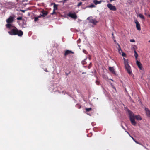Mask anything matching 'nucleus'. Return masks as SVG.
<instances>
[{
    "label": "nucleus",
    "mask_w": 150,
    "mask_h": 150,
    "mask_svg": "<svg viewBox=\"0 0 150 150\" xmlns=\"http://www.w3.org/2000/svg\"><path fill=\"white\" fill-rule=\"evenodd\" d=\"M128 113L129 115V118L132 125L134 126L136 125V122L135 121V119L138 120H142L141 117L139 115H134L133 113L130 110H129Z\"/></svg>",
    "instance_id": "obj_1"
},
{
    "label": "nucleus",
    "mask_w": 150,
    "mask_h": 150,
    "mask_svg": "<svg viewBox=\"0 0 150 150\" xmlns=\"http://www.w3.org/2000/svg\"><path fill=\"white\" fill-rule=\"evenodd\" d=\"M124 64L125 69L129 75H131L132 74L131 68L128 64V60L124 58Z\"/></svg>",
    "instance_id": "obj_2"
},
{
    "label": "nucleus",
    "mask_w": 150,
    "mask_h": 150,
    "mask_svg": "<svg viewBox=\"0 0 150 150\" xmlns=\"http://www.w3.org/2000/svg\"><path fill=\"white\" fill-rule=\"evenodd\" d=\"M17 29V28L16 27H14V28L11 29L10 31H8V33L11 35H16Z\"/></svg>",
    "instance_id": "obj_3"
},
{
    "label": "nucleus",
    "mask_w": 150,
    "mask_h": 150,
    "mask_svg": "<svg viewBox=\"0 0 150 150\" xmlns=\"http://www.w3.org/2000/svg\"><path fill=\"white\" fill-rule=\"evenodd\" d=\"M107 6L110 10L115 11L117 10L116 7L110 4H107Z\"/></svg>",
    "instance_id": "obj_4"
},
{
    "label": "nucleus",
    "mask_w": 150,
    "mask_h": 150,
    "mask_svg": "<svg viewBox=\"0 0 150 150\" xmlns=\"http://www.w3.org/2000/svg\"><path fill=\"white\" fill-rule=\"evenodd\" d=\"M87 20L89 21V22L92 23L94 25H96L98 22L95 19H93L91 17H89L87 18Z\"/></svg>",
    "instance_id": "obj_5"
},
{
    "label": "nucleus",
    "mask_w": 150,
    "mask_h": 150,
    "mask_svg": "<svg viewBox=\"0 0 150 150\" xmlns=\"http://www.w3.org/2000/svg\"><path fill=\"white\" fill-rule=\"evenodd\" d=\"M15 17L10 16L9 18L6 20V22L8 23H13Z\"/></svg>",
    "instance_id": "obj_6"
},
{
    "label": "nucleus",
    "mask_w": 150,
    "mask_h": 150,
    "mask_svg": "<svg viewBox=\"0 0 150 150\" xmlns=\"http://www.w3.org/2000/svg\"><path fill=\"white\" fill-rule=\"evenodd\" d=\"M134 22L136 24V27L137 29L139 31L141 29L140 28V24L139 23V22L137 20H135Z\"/></svg>",
    "instance_id": "obj_7"
},
{
    "label": "nucleus",
    "mask_w": 150,
    "mask_h": 150,
    "mask_svg": "<svg viewBox=\"0 0 150 150\" xmlns=\"http://www.w3.org/2000/svg\"><path fill=\"white\" fill-rule=\"evenodd\" d=\"M16 35L19 37H21L23 35V32L20 30H18V29H17Z\"/></svg>",
    "instance_id": "obj_8"
},
{
    "label": "nucleus",
    "mask_w": 150,
    "mask_h": 150,
    "mask_svg": "<svg viewBox=\"0 0 150 150\" xmlns=\"http://www.w3.org/2000/svg\"><path fill=\"white\" fill-rule=\"evenodd\" d=\"M136 61V64L139 68V69L140 70H142V64L139 61H138L137 60Z\"/></svg>",
    "instance_id": "obj_9"
},
{
    "label": "nucleus",
    "mask_w": 150,
    "mask_h": 150,
    "mask_svg": "<svg viewBox=\"0 0 150 150\" xmlns=\"http://www.w3.org/2000/svg\"><path fill=\"white\" fill-rule=\"evenodd\" d=\"M68 16L69 17L75 19H76L77 18V16L75 13H70L68 14Z\"/></svg>",
    "instance_id": "obj_10"
},
{
    "label": "nucleus",
    "mask_w": 150,
    "mask_h": 150,
    "mask_svg": "<svg viewBox=\"0 0 150 150\" xmlns=\"http://www.w3.org/2000/svg\"><path fill=\"white\" fill-rule=\"evenodd\" d=\"M70 54H74V52L71 50H67L65 51L64 55L66 56Z\"/></svg>",
    "instance_id": "obj_11"
},
{
    "label": "nucleus",
    "mask_w": 150,
    "mask_h": 150,
    "mask_svg": "<svg viewBox=\"0 0 150 150\" xmlns=\"http://www.w3.org/2000/svg\"><path fill=\"white\" fill-rule=\"evenodd\" d=\"M145 110L147 116L150 117V110L148 108H145Z\"/></svg>",
    "instance_id": "obj_12"
},
{
    "label": "nucleus",
    "mask_w": 150,
    "mask_h": 150,
    "mask_svg": "<svg viewBox=\"0 0 150 150\" xmlns=\"http://www.w3.org/2000/svg\"><path fill=\"white\" fill-rule=\"evenodd\" d=\"M109 71L112 74H115V70L113 67H109Z\"/></svg>",
    "instance_id": "obj_13"
},
{
    "label": "nucleus",
    "mask_w": 150,
    "mask_h": 150,
    "mask_svg": "<svg viewBox=\"0 0 150 150\" xmlns=\"http://www.w3.org/2000/svg\"><path fill=\"white\" fill-rule=\"evenodd\" d=\"M42 14H41V16L45 17L48 14V12L46 11H42L41 12Z\"/></svg>",
    "instance_id": "obj_14"
},
{
    "label": "nucleus",
    "mask_w": 150,
    "mask_h": 150,
    "mask_svg": "<svg viewBox=\"0 0 150 150\" xmlns=\"http://www.w3.org/2000/svg\"><path fill=\"white\" fill-rule=\"evenodd\" d=\"M101 2H102L101 1H97V0H94L93 1V3L96 5H97L98 4H99L101 3Z\"/></svg>",
    "instance_id": "obj_15"
},
{
    "label": "nucleus",
    "mask_w": 150,
    "mask_h": 150,
    "mask_svg": "<svg viewBox=\"0 0 150 150\" xmlns=\"http://www.w3.org/2000/svg\"><path fill=\"white\" fill-rule=\"evenodd\" d=\"M134 56L136 60H137V57H138V54L137 52L135 50H134Z\"/></svg>",
    "instance_id": "obj_16"
},
{
    "label": "nucleus",
    "mask_w": 150,
    "mask_h": 150,
    "mask_svg": "<svg viewBox=\"0 0 150 150\" xmlns=\"http://www.w3.org/2000/svg\"><path fill=\"white\" fill-rule=\"evenodd\" d=\"M6 27L8 28H10V27H12V25L10 23H8L6 25Z\"/></svg>",
    "instance_id": "obj_17"
},
{
    "label": "nucleus",
    "mask_w": 150,
    "mask_h": 150,
    "mask_svg": "<svg viewBox=\"0 0 150 150\" xmlns=\"http://www.w3.org/2000/svg\"><path fill=\"white\" fill-rule=\"evenodd\" d=\"M139 17L140 18H141L142 19H145V18H144V16L142 14H139Z\"/></svg>",
    "instance_id": "obj_18"
},
{
    "label": "nucleus",
    "mask_w": 150,
    "mask_h": 150,
    "mask_svg": "<svg viewBox=\"0 0 150 150\" xmlns=\"http://www.w3.org/2000/svg\"><path fill=\"white\" fill-rule=\"evenodd\" d=\"M92 110V108H87L86 109V112H89L91 111Z\"/></svg>",
    "instance_id": "obj_19"
},
{
    "label": "nucleus",
    "mask_w": 150,
    "mask_h": 150,
    "mask_svg": "<svg viewBox=\"0 0 150 150\" xmlns=\"http://www.w3.org/2000/svg\"><path fill=\"white\" fill-rule=\"evenodd\" d=\"M117 45H118L119 47V48L118 49V51H119V53H120V51H122V50L121 49V48L120 47L118 43H117Z\"/></svg>",
    "instance_id": "obj_20"
},
{
    "label": "nucleus",
    "mask_w": 150,
    "mask_h": 150,
    "mask_svg": "<svg viewBox=\"0 0 150 150\" xmlns=\"http://www.w3.org/2000/svg\"><path fill=\"white\" fill-rule=\"evenodd\" d=\"M89 8H93L95 7V6L93 4H91L88 6Z\"/></svg>",
    "instance_id": "obj_21"
},
{
    "label": "nucleus",
    "mask_w": 150,
    "mask_h": 150,
    "mask_svg": "<svg viewBox=\"0 0 150 150\" xmlns=\"http://www.w3.org/2000/svg\"><path fill=\"white\" fill-rule=\"evenodd\" d=\"M96 83L97 85H99L100 84V83L98 80H97L96 81Z\"/></svg>",
    "instance_id": "obj_22"
},
{
    "label": "nucleus",
    "mask_w": 150,
    "mask_h": 150,
    "mask_svg": "<svg viewBox=\"0 0 150 150\" xmlns=\"http://www.w3.org/2000/svg\"><path fill=\"white\" fill-rule=\"evenodd\" d=\"M22 19V17H18L17 18V19L18 20H21Z\"/></svg>",
    "instance_id": "obj_23"
},
{
    "label": "nucleus",
    "mask_w": 150,
    "mask_h": 150,
    "mask_svg": "<svg viewBox=\"0 0 150 150\" xmlns=\"http://www.w3.org/2000/svg\"><path fill=\"white\" fill-rule=\"evenodd\" d=\"M82 3L81 2H80L78 4L77 6L79 7V6H80L81 5H82Z\"/></svg>",
    "instance_id": "obj_24"
},
{
    "label": "nucleus",
    "mask_w": 150,
    "mask_h": 150,
    "mask_svg": "<svg viewBox=\"0 0 150 150\" xmlns=\"http://www.w3.org/2000/svg\"><path fill=\"white\" fill-rule=\"evenodd\" d=\"M92 66V63H90L89 65V66H88V69L90 68Z\"/></svg>",
    "instance_id": "obj_25"
},
{
    "label": "nucleus",
    "mask_w": 150,
    "mask_h": 150,
    "mask_svg": "<svg viewBox=\"0 0 150 150\" xmlns=\"http://www.w3.org/2000/svg\"><path fill=\"white\" fill-rule=\"evenodd\" d=\"M55 9H54L53 10V12L51 13V14L52 15H53V14H54L56 13V12H55Z\"/></svg>",
    "instance_id": "obj_26"
},
{
    "label": "nucleus",
    "mask_w": 150,
    "mask_h": 150,
    "mask_svg": "<svg viewBox=\"0 0 150 150\" xmlns=\"http://www.w3.org/2000/svg\"><path fill=\"white\" fill-rule=\"evenodd\" d=\"M38 19V18L37 17H35L34 18V21H37Z\"/></svg>",
    "instance_id": "obj_27"
},
{
    "label": "nucleus",
    "mask_w": 150,
    "mask_h": 150,
    "mask_svg": "<svg viewBox=\"0 0 150 150\" xmlns=\"http://www.w3.org/2000/svg\"><path fill=\"white\" fill-rule=\"evenodd\" d=\"M54 9H55V8H56V9H57V6L55 4H54Z\"/></svg>",
    "instance_id": "obj_28"
},
{
    "label": "nucleus",
    "mask_w": 150,
    "mask_h": 150,
    "mask_svg": "<svg viewBox=\"0 0 150 150\" xmlns=\"http://www.w3.org/2000/svg\"><path fill=\"white\" fill-rule=\"evenodd\" d=\"M130 41L131 42H134L135 41L134 39H131L130 40Z\"/></svg>",
    "instance_id": "obj_29"
},
{
    "label": "nucleus",
    "mask_w": 150,
    "mask_h": 150,
    "mask_svg": "<svg viewBox=\"0 0 150 150\" xmlns=\"http://www.w3.org/2000/svg\"><path fill=\"white\" fill-rule=\"evenodd\" d=\"M122 55L123 56H125H125H126V54H125V53H124V52H122Z\"/></svg>",
    "instance_id": "obj_30"
},
{
    "label": "nucleus",
    "mask_w": 150,
    "mask_h": 150,
    "mask_svg": "<svg viewBox=\"0 0 150 150\" xmlns=\"http://www.w3.org/2000/svg\"><path fill=\"white\" fill-rule=\"evenodd\" d=\"M82 63L83 64H86V62H85V61L82 62Z\"/></svg>",
    "instance_id": "obj_31"
},
{
    "label": "nucleus",
    "mask_w": 150,
    "mask_h": 150,
    "mask_svg": "<svg viewBox=\"0 0 150 150\" xmlns=\"http://www.w3.org/2000/svg\"><path fill=\"white\" fill-rule=\"evenodd\" d=\"M20 11H21L22 12L24 13L25 12V10H21Z\"/></svg>",
    "instance_id": "obj_32"
},
{
    "label": "nucleus",
    "mask_w": 150,
    "mask_h": 150,
    "mask_svg": "<svg viewBox=\"0 0 150 150\" xmlns=\"http://www.w3.org/2000/svg\"><path fill=\"white\" fill-rule=\"evenodd\" d=\"M130 137L132 138V139L134 141L135 140H136L135 139H134L133 137H132L131 136H130Z\"/></svg>",
    "instance_id": "obj_33"
},
{
    "label": "nucleus",
    "mask_w": 150,
    "mask_h": 150,
    "mask_svg": "<svg viewBox=\"0 0 150 150\" xmlns=\"http://www.w3.org/2000/svg\"><path fill=\"white\" fill-rule=\"evenodd\" d=\"M67 1V0H64L63 1H62L64 3H65V1Z\"/></svg>",
    "instance_id": "obj_34"
},
{
    "label": "nucleus",
    "mask_w": 150,
    "mask_h": 150,
    "mask_svg": "<svg viewBox=\"0 0 150 150\" xmlns=\"http://www.w3.org/2000/svg\"><path fill=\"white\" fill-rule=\"evenodd\" d=\"M134 141V142H135L137 144L138 143V141H137L136 140H135Z\"/></svg>",
    "instance_id": "obj_35"
},
{
    "label": "nucleus",
    "mask_w": 150,
    "mask_h": 150,
    "mask_svg": "<svg viewBox=\"0 0 150 150\" xmlns=\"http://www.w3.org/2000/svg\"><path fill=\"white\" fill-rule=\"evenodd\" d=\"M45 71H46V72H48V71H47V69H46L45 70Z\"/></svg>",
    "instance_id": "obj_36"
},
{
    "label": "nucleus",
    "mask_w": 150,
    "mask_h": 150,
    "mask_svg": "<svg viewBox=\"0 0 150 150\" xmlns=\"http://www.w3.org/2000/svg\"><path fill=\"white\" fill-rule=\"evenodd\" d=\"M114 42L116 43H117V42L116 41V40H114Z\"/></svg>",
    "instance_id": "obj_37"
},
{
    "label": "nucleus",
    "mask_w": 150,
    "mask_h": 150,
    "mask_svg": "<svg viewBox=\"0 0 150 150\" xmlns=\"http://www.w3.org/2000/svg\"><path fill=\"white\" fill-rule=\"evenodd\" d=\"M137 144H139V145H142V144H141L140 143H139V142H138V143H137Z\"/></svg>",
    "instance_id": "obj_38"
},
{
    "label": "nucleus",
    "mask_w": 150,
    "mask_h": 150,
    "mask_svg": "<svg viewBox=\"0 0 150 150\" xmlns=\"http://www.w3.org/2000/svg\"><path fill=\"white\" fill-rule=\"evenodd\" d=\"M41 17V16H38L37 17L38 18H40Z\"/></svg>",
    "instance_id": "obj_39"
},
{
    "label": "nucleus",
    "mask_w": 150,
    "mask_h": 150,
    "mask_svg": "<svg viewBox=\"0 0 150 150\" xmlns=\"http://www.w3.org/2000/svg\"><path fill=\"white\" fill-rule=\"evenodd\" d=\"M126 132H127V133H128L129 134V135H130V134H129V133L128 132H127V131H126Z\"/></svg>",
    "instance_id": "obj_40"
},
{
    "label": "nucleus",
    "mask_w": 150,
    "mask_h": 150,
    "mask_svg": "<svg viewBox=\"0 0 150 150\" xmlns=\"http://www.w3.org/2000/svg\"><path fill=\"white\" fill-rule=\"evenodd\" d=\"M85 73H86V72H82V74H85Z\"/></svg>",
    "instance_id": "obj_41"
},
{
    "label": "nucleus",
    "mask_w": 150,
    "mask_h": 150,
    "mask_svg": "<svg viewBox=\"0 0 150 150\" xmlns=\"http://www.w3.org/2000/svg\"><path fill=\"white\" fill-rule=\"evenodd\" d=\"M148 16H149V17H150V15H148Z\"/></svg>",
    "instance_id": "obj_42"
},
{
    "label": "nucleus",
    "mask_w": 150,
    "mask_h": 150,
    "mask_svg": "<svg viewBox=\"0 0 150 150\" xmlns=\"http://www.w3.org/2000/svg\"><path fill=\"white\" fill-rule=\"evenodd\" d=\"M112 36H113V33H112Z\"/></svg>",
    "instance_id": "obj_43"
},
{
    "label": "nucleus",
    "mask_w": 150,
    "mask_h": 150,
    "mask_svg": "<svg viewBox=\"0 0 150 150\" xmlns=\"http://www.w3.org/2000/svg\"><path fill=\"white\" fill-rule=\"evenodd\" d=\"M82 1H85V0H81Z\"/></svg>",
    "instance_id": "obj_44"
},
{
    "label": "nucleus",
    "mask_w": 150,
    "mask_h": 150,
    "mask_svg": "<svg viewBox=\"0 0 150 150\" xmlns=\"http://www.w3.org/2000/svg\"><path fill=\"white\" fill-rule=\"evenodd\" d=\"M149 42H150V40H149Z\"/></svg>",
    "instance_id": "obj_45"
},
{
    "label": "nucleus",
    "mask_w": 150,
    "mask_h": 150,
    "mask_svg": "<svg viewBox=\"0 0 150 150\" xmlns=\"http://www.w3.org/2000/svg\"><path fill=\"white\" fill-rule=\"evenodd\" d=\"M84 67H85V68H86V66H84Z\"/></svg>",
    "instance_id": "obj_46"
},
{
    "label": "nucleus",
    "mask_w": 150,
    "mask_h": 150,
    "mask_svg": "<svg viewBox=\"0 0 150 150\" xmlns=\"http://www.w3.org/2000/svg\"><path fill=\"white\" fill-rule=\"evenodd\" d=\"M67 75H68V74H66Z\"/></svg>",
    "instance_id": "obj_47"
},
{
    "label": "nucleus",
    "mask_w": 150,
    "mask_h": 150,
    "mask_svg": "<svg viewBox=\"0 0 150 150\" xmlns=\"http://www.w3.org/2000/svg\"><path fill=\"white\" fill-rule=\"evenodd\" d=\"M113 38H115V37H113Z\"/></svg>",
    "instance_id": "obj_48"
}]
</instances>
